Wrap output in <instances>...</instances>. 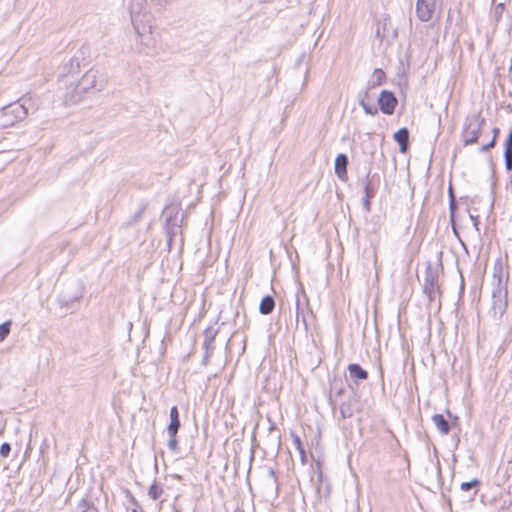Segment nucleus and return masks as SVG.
<instances>
[{"label":"nucleus","instance_id":"cd10ccee","mask_svg":"<svg viewBox=\"0 0 512 512\" xmlns=\"http://www.w3.org/2000/svg\"><path fill=\"white\" fill-rule=\"evenodd\" d=\"M370 173L367 174V179L364 184L365 197L372 198L374 196L373 190L371 188V182L369 180Z\"/></svg>","mask_w":512,"mask_h":512},{"label":"nucleus","instance_id":"6e6552de","mask_svg":"<svg viewBox=\"0 0 512 512\" xmlns=\"http://www.w3.org/2000/svg\"><path fill=\"white\" fill-rule=\"evenodd\" d=\"M397 98L395 95L388 90H383L378 98V104L382 113L386 115H392L397 106Z\"/></svg>","mask_w":512,"mask_h":512},{"label":"nucleus","instance_id":"473e14b6","mask_svg":"<svg viewBox=\"0 0 512 512\" xmlns=\"http://www.w3.org/2000/svg\"><path fill=\"white\" fill-rule=\"evenodd\" d=\"M503 11H504V4L499 3L498 5H496L495 10H494L495 16L497 18H500L502 16Z\"/></svg>","mask_w":512,"mask_h":512},{"label":"nucleus","instance_id":"bb28decb","mask_svg":"<svg viewBox=\"0 0 512 512\" xmlns=\"http://www.w3.org/2000/svg\"><path fill=\"white\" fill-rule=\"evenodd\" d=\"M251 437H252V446H251V455H250V467H249V473L251 472V469H252V461L254 459V453H255V444H254V441L256 439V425H254L253 429H252V434H251Z\"/></svg>","mask_w":512,"mask_h":512},{"label":"nucleus","instance_id":"2f4dec72","mask_svg":"<svg viewBox=\"0 0 512 512\" xmlns=\"http://www.w3.org/2000/svg\"><path fill=\"white\" fill-rule=\"evenodd\" d=\"M496 144V140H495V137H492V140L486 144V145H483L481 148H480V152H486L488 151L489 149L493 148Z\"/></svg>","mask_w":512,"mask_h":512},{"label":"nucleus","instance_id":"a878e982","mask_svg":"<svg viewBox=\"0 0 512 512\" xmlns=\"http://www.w3.org/2000/svg\"><path fill=\"white\" fill-rule=\"evenodd\" d=\"M291 437H292L293 444H294V447L296 448V450L299 452V454H303L304 446L302 444L300 437L295 433H291Z\"/></svg>","mask_w":512,"mask_h":512},{"label":"nucleus","instance_id":"412c9836","mask_svg":"<svg viewBox=\"0 0 512 512\" xmlns=\"http://www.w3.org/2000/svg\"><path fill=\"white\" fill-rule=\"evenodd\" d=\"M424 290L426 293H428L430 299L435 295L436 291L438 290L435 279L432 275H428L425 279V286Z\"/></svg>","mask_w":512,"mask_h":512},{"label":"nucleus","instance_id":"f8f14e48","mask_svg":"<svg viewBox=\"0 0 512 512\" xmlns=\"http://www.w3.org/2000/svg\"><path fill=\"white\" fill-rule=\"evenodd\" d=\"M179 428H180L179 411L176 406H173L170 409V423L167 427V432H168L169 436H177Z\"/></svg>","mask_w":512,"mask_h":512},{"label":"nucleus","instance_id":"dca6fc26","mask_svg":"<svg viewBox=\"0 0 512 512\" xmlns=\"http://www.w3.org/2000/svg\"><path fill=\"white\" fill-rule=\"evenodd\" d=\"M277 71H276V68L274 66H271L270 68L267 69V74H266V86H265V95H268L272 89L276 86L277 84Z\"/></svg>","mask_w":512,"mask_h":512},{"label":"nucleus","instance_id":"423d86ee","mask_svg":"<svg viewBox=\"0 0 512 512\" xmlns=\"http://www.w3.org/2000/svg\"><path fill=\"white\" fill-rule=\"evenodd\" d=\"M263 500L272 503L278 496V483L273 469H266V476L261 482Z\"/></svg>","mask_w":512,"mask_h":512},{"label":"nucleus","instance_id":"c85d7f7f","mask_svg":"<svg viewBox=\"0 0 512 512\" xmlns=\"http://www.w3.org/2000/svg\"><path fill=\"white\" fill-rule=\"evenodd\" d=\"M11 446L9 443L5 442L0 447V455L4 458H7L10 454Z\"/></svg>","mask_w":512,"mask_h":512},{"label":"nucleus","instance_id":"9b49d317","mask_svg":"<svg viewBox=\"0 0 512 512\" xmlns=\"http://www.w3.org/2000/svg\"><path fill=\"white\" fill-rule=\"evenodd\" d=\"M368 85L364 91L358 94L359 105L363 108L366 114L375 116L378 113V108L374 105H369L366 101L369 99Z\"/></svg>","mask_w":512,"mask_h":512},{"label":"nucleus","instance_id":"7c9ffc66","mask_svg":"<svg viewBox=\"0 0 512 512\" xmlns=\"http://www.w3.org/2000/svg\"><path fill=\"white\" fill-rule=\"evenodd\" d=\"M505 166L507 170H512V153L504 151Z\"/></svg>","mask_w":512,"mask_h":512},{"label":"nucleus","instance_id":"6ab92c4d","mask_svg":"<svg viewBox=\"0 0 512 512\" xmlns=\"http://www.w3.org/2000/svg\"><path fill=\"white\" fill-rule=\"evenodd\" d=\"M385 73L382 69H375L371 79L368 81V89L375 88L376 86H380L385 80Z\"/></svg>","mask_w":512,"mask_h":512},{"label":"nucleus","instance_id":"f3484780","mask_svg":"<svg viewBox=\"0 0 512 512\" xmlns=\"http://www.w3.org/2000/svg\"><path fill=\"white\" fill-rule=\"evenodd\" d=\"M275 308V300L272 296L266 295L264 296L260 304L258 306V310L261 314L268 315L270 314Z\"/></svg>","mask_w":512,"mask_h":512},{"label":"nucleus","instance_id":"a19ab883","mask_svg":"<svg viewBox=\"0 0 512 512\" xmlns=\"http://www.w3.org/2000/svg\"><path fill=\"white\" fill-rule=\"evenodd\" d=\"M235 512H243V511H241V510L237 509Z\"/></svg>","mask_w":512,"mask_h":512},{"label":"nucleus","instance_id":"2eb2a0df","mask_svg":"<svg viewBox=\"0 0 512 512\" xmlns=\"http://www.w3.org/2000/svg\"><path fill=\"white\" fill-rule=\"evenodd\" d=\"M348 372L350 378L354 381L366 380L368 378V372L364 370L359 364L351 363L348 365Z\"/></svg>","mask_w":512,"mask_h":512},{"label":"nucleus","instance_id":"b1692460","mask_svg":"<svg viewBox=\"0 0 512 512\" xmlns=\"http://www.w3.org/2000/svg\"><path fill=\"white\" fill-rule=\"evenodd\" d=\"M72 512H98L97 509L89 502L82 500L78 503Z\"/></svg>","mask_w":512,"mask_h":512},{"label":"nucleus","instance_id":"7ed1b4c3","mask_svg":"<svg viewBox=\"0 0 512 512\" xmlns=\"http://www.w3.org/2000/svg\"><path fill=\"white\" fill-rule=\"evenodd\" d=\"M496 283L492 291V316L494 319H501L508 306V289L506 283H503L500 275H493Z\"/></svg>","mask_w":512,"mask_h":512},{"label":"nucleus","instance_id":"f704fd0d","mask_svg":"<svg viewBox=\"0 0 512 512\" xmlns=\"http://www.w3.org/2000/svg\"><path fill=\"white\" fill-rule=\"evenodd\" d=\"M144 207L140 208L133 216V221L134 222H137L141 217H142V214L144 212Z\"/></svg>","mask_w":512,"mask_h":512},{"label":"nucleus","instance_id":"ea45409f","mask_svg":"<svg viewBox=\"0 0 512 512\" xmlns=\"http://www.w3.org/2000/svg\"><path fill=\"white\" fill-rule=\"evenodd\" d=\"M260 2H270L271 0H259Z\"/></svg>","mask_w":512,"mask_h":512},{"label":"nucleus","instance_id":"9d476101","mask_svg":"<svg viewBox=\"0 0 512 512\" xmlns=\"http://www.w3.org/2000/svg\"><path fill=\"white\" fill-rule=\"evenodd\" d=\"M347 166H348V157L346 154L340 153L335 158L334 170L335 174L342 181L347 180Z\"/></svg>","mask_w":512,"mask_h":512},{"label":"nucleus","instance_id":"c9c22d12","mask_svg":"<svg viewBox=\"0 0 512 512\" xmlns=\"http://www.w3.org/2000/svg\"><path fill=\"white\" fill-rule=\"evenodd\" d=\"M449 194H450V209H451V212L453 213V210L455 207V202H454V197H453L451 188L449 189Z\"/></svg>","mask_w":512,"mask_h":512},{"label":"nucleus","instance_id":"20e7f679","mask_svg":"<svg viewBox=\"0 0 512 512\" xmlns=\"http://www.w3.org/2000/svg\"><path fill=\"white\" fill-rule=\"evenodd\" d=\"M28 115V107L26 103L19 101L10 103L2 108L0 113V125L3 128H8L15 125L17 122L22 121Z\"/></svg>","mask_w":512,"mask_h":512},{"label":"nucleus","instance_id":"58836bf2","mask_svg":"<svg viewBox=\"0 0 512 512\" xmlns=\"http://www.w3.org/2000/svg\"><path fill=\"white\" fill-rule=\"evenodd\" d=\"M300 458H301V462L302 463H305L306 462V450L304 449V453L303 454H300Z\"/></svg>","mask_w":512,"mask_h":512},{"label":"nucleus","instance_id":"1a4fd4ad","mask_svg":"<svg viewBox=\"0 0 512 512\" xmlns=\"http://www.w3.org/2000/svg\"><path fill=\"white\" fill-rule=\"evenodd\" d=\"M216 334H217V331H215L211 327L207 328L204 331V343H203V346H204V349H205V354H204V357H203V360H202V363L204 365H207L208 360H209V358L211 356V353L213 352V350L215 348L214 340H215Z\"/></svg>","mask_w":512,"mask_h":512},{"label":"nucleus","instance_id":"72a5a7b5","mask_svg":"<svg viewBox=\"0 0 512 512\" xmlns=\"http://www.w3.org/2000/svg\"><path fill=\"white\" fill-rule=\"evenodd\" d=\"M166 223H167V226H177V215H175L174 218H172L171 216L167 217L166 219Z\"/></svg>","mask_w":512,"mask_h":512},{"label":"nucleus","instance_id":"5701e85b","mask_svg":"<svg viewBox=\"0 0 512 512\" xmlns=\"http://www.w3.org/2000/svg\"><path fill=\"white\" fill-rule=\"evenodd\" d=\"M480 485H481V482L479 480L473 479L469 482L461 483L460 487H461V490H463V491H470L471 489H474L473 495H476Z\"/></svg>","mask_w":512,"mask_h":512},{"label":"nucleus","instance_id":"4c0bfd02","mask_svg":"<svg viewBox=\"0 0 512 512\" xmlns=\"http://www.w3.org/2000/svg\"><path fill=\"white\" fill-rule=\"evenodd\" d=\"M492 132H493V137H495V140H496L498 137V134L500 132V129L498 127H494Z\"/></svg>","mask_w":512,"mask_h":512},{"label":"nucleus","instance_id":"ddd939ff","mask_svg":"<svg viewBox=\"0 0 512 512\" xmlns=\"http://www.w3.org/2000/svg\"><path fill=\"white\" fill-rule=\"evenodd\" d=\"M84 52H79L74 55L70 61L65 65L64 70L68 74H75L80 72L82 62L84 61Z\"/></svg>","mask_w":512,"mask_h":512},{"label":"nucleus","instance_id":"0eeeda50","mask_svg":"<svg viewBox=\"0 0 512 512\" xmlns=\"http://www.w3.org/2000/svg\"><path fill=\"white\" fill-rule=\"evenodd\" d=\"M436 9V0H417L416 15L422 22L432 19Z\"/></svg>","mask_w":512,"mask_h":512},{"label":"nucleus","instance_id":"4be33fe9","mask_svg":"<svg viewBox=\"0 0 512 512\" xmlns=\"http://www.w3.org/2000/svg\"><path fill=\"white\" fill-rule=\"evenodd\" d=\"M340 414L342 416V418H350L353 416L354 414V408L352 406V402L351 401H347V402H343L341 405H340Z\"/></svg>","mask_w":512,"mask_h":512},{"label":"nucleus","instance_id":"4468645a","mask_svg":"<svg viewBox=\"0 0 512 512\" xmlns=\"http://www.w3.org/2000/svg\"><path fill=\"white\" fill-rule=\"evenodd\" d=\"M394 140L399 144L400 151L405 153L409 146V131L407 128H401L394 134Z\"/></svg>","mask_w":512,"mask_h":512},{"label":"nucleus","instance_id":"c756f323","mask_svg":"<svg viewBox=\"0 0 512 512\" xmlns=\"http://www.w3.org/2000/svg\"><path fill=\"white\" fill-rule=\"evenodd\" d=\"M170 439L168 441V448L173 451V452H176L177 449H178V440H177V437L176 436H169Z\"/></svg>","mask_w":512,"mask_h":512},{"label":"nucleus","instance_id":"a211bd4d","mask_svg":"<svg viewBox=\"0 0 512 512\" xmlns=\"http://www.w3.org/2000/svg\"><path fill=\"white\" fill-rule=\"evenodd\" d=\"M432 421L439 430V432L443 435H447L450 431V424L444 418L442 414H435L432 416Z\"/></svg>","mask_w":512,"mask_h":512},{"label":"nucleus","instance_id":"393cba45","mask_svg":"<svg viewBox=\"0 0 512 512\" xmlns=\"http://www.w3.org/2000/svg\"><path fill=\"white\" fill-rule=\"evenodd\" d=\"M11 321L8 320L0 325V343L3 342L10 333Z\"/></svg>","mask_w":512,"mask_h":512},{"label":"nucleus","instance_id":"39448f33","mask_svg":"<svg viewBox=\"0 0 512 512\" xmlns=\"http://www.w3.org/2000/svg\"><path fill=\"white\" fill-rule=\"evenodd\" d=\"M485 120L480 115L468 117L463 130L464 144L471 145L478 141Z\"/></svg>","mask_w":512,"mask_h":512},{"label":"nucleus","instance_id":"f257e3e1","mask_svg":"<svg viewBox=\"0 0 512 512\" xmlns=\"http://www.w3.org/2000/svg\"><path fill=\"white\" fill-rule=\"evenodd\" d=\"M106 82L107 78L104 71L99 67H92L76 84L70 83V89L65 95V100L75 104L82 99L85 92L89 90H102Z\"/></svg>","mask_w":512,"mask_h":512},{"label":"nucleus","instance_id":"e433bc0d","mask_svg":"<svg viewBox=\"0 0 512 512\" xmlns=\"http://www.w3.org/2000/svg\"><path fill=\"white\" fill-rule=\"evenodd\" d=\"M370 199L371 198H367V197H364V199H363V205L367 212L370 211Z\"/></svg>","mask_w":512,"mask_h":512},{"label":"nucleus","instance_id":"aec40b11","mask_svg":"<svg viewBox=\"0 0 512 512\" xmlns=\"http://www.w3.org/2000/svg\"><path fill=\"white\" fill-rule=\"evenodd\" d=\"M164 493L163 487L161 484L156 481L149 487L148 495L153 500H158L162 497Z\"/></svg>","mask_w":512,"mask_h":512},{"label":"nucleus","instance_id":"f03ea898","mask_svg":"<svg viewBox=\"0 0 512 512\" xmlns=\"http://www.w3.org/2000/svg\"><path fill=\"white\" fill-rule=\"evenodd\" d=\"M130 15L134 30L141 38V43L148 47L152 46L154 42L152 37L153 16L147 11L145 1H134L130 7Z\"/></svg>","mask_w":512,"mask_h":512}]
</instances>
